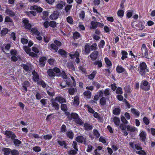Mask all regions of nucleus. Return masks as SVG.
<instances>
[{"label":"nucleus","mask_w":155,"mask_h":155,"mask_svg":"<svg viewBox=\"0 0 155 155\" xmlns=\"http://www.w3.org/2000/svg\"><path fill=\"white\" fill-rule=\"evenodd\" d=\"M91 44L87 43L85 45L84 48L86 54H88L91 51L95 50L96 49L97 44L94 43L91 45Z\"/></svg>","instance_id":"nucleus-1"},{"label":"nucleus","mask_w":155,"mask_h":155,"mask_svg":"<svg viewBox=\"0 0 155 155\" xmlns=\"http://www.w3.org/2000/svg\"><path fill=\"white\" fill-rule=\"evenodd\" d=\"M146 64L143 62L139 65V71L140 74L142 76L144 75L145 73L149 72L148 69L147 68Z\"/></svg>","instance_id":"nucleus-2"},{"label":"nucleus","mask_w":155,"mask_h":155,"mask_svg":"<svg viewBox=\"0 0 155 155\" xmlns=\"http://www.w3.org/2000/svg\"><path fill=\"white\" fill-rule=\"evenodd\" d=\"M64 114L67 116V118L69 120H71L72 119L75 120L79 117L78 114L76 113H72L70 114L69 112H64Z\"/></svg>","instance_id":"nucleus-3"},{"label":"nucleus","mask_w":155,"mask_h":155,"mask_svg":"<svg viewBox=\"0 0 155 155\" xmlns=\"http://www.w3.org/2000/svg\"><path fill=\"white\" fill-rule=\"evenodd\" d=\"M22 23L24 24L23 26L25 29L30 30L32 27L31 25L29 23V21L26 18L22 19Z\"/></svg>","instance_id":"nucleus-4"},{"label":"nucleus","mask_w":155,"mask_h":155,"mask_svg":"<svg viewBox=\"0 0 155 155\" xmlns=\"http://www.w3.org/2000/svg\"><path fill=\"white\" fill-rule=\"evenodd\" d=\"M140 88L145 91H148L150 88L149 83L146 81H143L141 83Z\"/></svg>","instance_id":"nucleus-5"},{"label":"nucleus","mask_w":155,"mask_h":155,"mask_svg":"<svg viewBox=\"0 0 155 155\" xmlns=\"http://www.w3.org/2000/svg\"><path fill=\"white\" fill-rule=\"evenodd\" d=\"M59 13L58 12L55 11L53 12L49 16L50 18L53 20H55L59 17Z\"/></svg>","instance_id":"nucleus-6"},{"label":"nucleus","mask_w":155,"mask_h":155,"mask_svg":"<svg viewBox=\"0 0 155 155\" xmlns=\"http://www.w3.org/2000/svg\"><path fill=\"white\" fill-rule=\"evenodd\" d=\"M47 60V58L45 56L41 57L39 60V66L40 67H44L46 63V61Z\"/></svg>","instance_id":"nucleus-7"},{"label":"nucleus","mask_w":155,"mask_h":155,"mask_svg":"<svg viewBox=\"0 0 155 155\" xmlns=\"http://www.w3.org/2000/svg\"><path fill=\"white\" fill-rule=\"evenodd\" d=\"M56 101L54 99H51V105L53 107L58 110L59 109L60 106Z\"/></svg>","instance_id":"nucleus-8"},{"label":"nucleus","mask_w":155,"mask_h":155,"mask_svg":"<svg viewBox=\"0 0 155 155\" xmlns=\"http://www.w3.org/2000/svg\"><path fill=\"white\" fill-rule=\"evenodd\" d=\"M141 50L142 54L146 58L148 57V51L147 50L146 46L144 44H143L141 47Z\"/></svg>","instance_id":"nucleus-9"},{"label":"nucleus","mask_w":155,"mask_h":155,"mask_svg":"<svg viewBox=\"0 0 155 155\" xmlns=\"http://www.w3.org/2000/svg\"><path fill=\"white\" fill-rule=\"evenodd\" d=\"M54 99L56 101H58L59 103L61 104L66 102V99L61 96H57L55 97Z\"/></svg>","instance_id":"nucleus-10"},{"label":"nucleus","mask_w":155,"mask_h":155,"mask_svg":"<svg viewBox=\"0 0 155 155\" xmlns=\"http://www.w3.org/2000/svg\"><path fill=\"white\" fill-rule=\"evenodd\" d=\"M32 74L33 75V79L34 81L38 82L39 81V77L38 73L35 70H34L32 72Z\"/></svg>","instance_id":"nucleus-11"},{"label":"nucleus","mask_w":155,"mask_h":155,"mask_svg":"<svg viewBox=\"0 0 155 155\" xmlns=\"http://www.w3.org/2000/svg\"><path fill=\"white\" fill-rule=\"evenodd\" d=\"M30 83L28 81H24L22 84V90L25 91V92L27 91V87L30 86Z\"/></svg>","instance_id":"nucleus-12"},{"label":"nucleus","mask_w":155,"mask_h":155,"mask_svg":"<svg viewBox=\"0 0 155 155\" xmlns=\"http://www.w3.org/2000/svg\"><path fill=\"white\" fill-rule=\"evenodd\" d=\"M127 126L123 124H121L120 125V127L121 130L122 132L124 133V135L126 136L128 135V133L126 130Z\"/></svg>","instance_id":"nucleus-13"},{"label":"nucleus","mask_w":155,"mask_h":155,"mask_svg":"<svg viewBox=\"0 0 155 155\" xmlns=\"http://www.w3.org/2000/svg\"><path fill=\"white\" fill-rule=\"evenodd\" d=\"M5 13L11 17H13L15 15L14 12L12 10L8 8H6L5 11Z\"/></svg>","instance_id":"nucleus-14"},{"label":"nucleus","mask_w":155,"mask_h":155,"mask_svg":"<svg viewBox=\"0 0 155 155\" xmlns=\"http://www.w3.org/2000/svg\"><path fill=\"white\" fill-rule=\"evenodd\" d=\"M140 139L143 141H145L146 138V133L144 131L141 130L140 133Z\"/></svg>","instance_id":"nucleus-15"},{"label":"nucleus","mask_w":155,"mask_h":155,"mask_svg":"<svg viewBox=\"0 0 155 155\" xmlns=\"http://www.w3.org/2000/svg\"><path fill=\"white\" fill-rule=\"evenodd\" d=\"M116 70L117 71L118 73H120L124 71H125V74H126L127 75V72L126 71H125V69L121 66L118 65L116 68Z\"/></svg>","instance_id":"nucleus-16"},{"label":"nucleus","mask_w":155,"mask_h":155,"mask_svg":"<svg viewBox=\"0 0 155 155\" xmlns=\"http://www.w3.org/2000/svg\"><path fill=\"white\" fill-rule=\"evenodd\" d=\"M5 46V49L7 51H8L9 50L10 48L11 47V45L10 44H4L3 45V46H2L1 47L2 51L3 52H4L5 54H6V53L5 52V51H4V46Z\"/></svg>","instance_id":"nucleus-17"},{"label":"nucleus","mask_w":155,"mask_h":155,"mask_svg":"<svg viewBox=\"0 0 155 155\" xmlns=\"http://www.w3.org/2000/svg\"><path fill=\"white\" fill-rule=\"evenodd\" d=\"M89 135L91 139H93L94 137L97 138V129H94L93 132L90 133Z\"/></svg>","instance_id":"nucleus-18"},{"label":"nucleus","mask_w":155,"mask_h":155,"mask_svg":"<svg viewBox=\"0 0 155 155\" xmlns=\"http://www.w3.org/2000/svg\"><path fill=\"white\" fill-rule=\"evenodd\" d=\"M84 129L87 131L90 130H92L93 128L91 125L87 123H84Z\"/></svg>","instance_id":"nucleus-19"},{"label":"nucleus","mask_w":155,"mask_h":155,"mask_svg":"<svg viewBox=\"0 0 155 155\" xmlns=\"http://www.w3.org/2000/svg\"><path fill=\"white\" fill-rule=\"evenodd\" d=\"M80 104V99L79 97L76 96L74 97L73 104L74 106H78Z\"/></svg>","instance_id":"nucleus-20"},{"label":"nucleus","mask_w":155,"mask_h":155,"mask_svg":"<svg viewBox=\"0 0 155 155\" xmlns=\"http://www.w3.org/2000/svg\"><path fill=\"white\" fill-rule=\"evenodd\" d=\"M104 93L105 96L109 95L110 94L109 90L108 89H105L104 92L103 91H101L99 92V96L100 97L103 96Z\"/></svg>","instance_id":"nucleus-21"},{"label":"nucleus","mask_w":155,"mask_h":155,"mask_svg":"<svg viewBox=\"0 0 155 155\" xmlns=\"http://www.w3.org/2000/svg\"><path fill=\"white\" fill-rule=\"evenodd\" d=\"M65 5L64 2L61 1L56 5V8L57 9L61 10L63 8V7Z\"/></svg>","instance_id":"nucleus-22"},{"label":"nucleus","mask_w":155,"mask_h":155,"mask_svg":"<svg viewBox=\"0 0 155 155\" xmlns=\"http://www.w3.org/2000/svg\"><path fill=\"white\" fill-rule=\"evenodd\" d=\"M42 14L43 15L42 16V18L43 20L47 21L48 19V12L47 11H43L42 12Z\"/></svg>","instance_id":"nucleus-23"},{"label":"nucleus","mask_w":155,"mask_h":155,"mask_svg":"<svg viewBox=\"0 0 155 155\" xmlns=\"http://www.w3.org/2000/svg\"><path fill=\"white\" fill-rule=\"evenodd\" d=\"M47 74L50 78L54 77L55 76V74L51 69H49L48 70Z\"/></svg>","instance_id":"nucleus-24"},{"label":"nucleus","mask_w":155,"mask_h":155,"mask_svg":"<svg viewBox=\"0 0 155 155\" xmlns=\"http://www.w3.org/2000/svg\"><path fill=\"white\" fill-rule=\"evenodd\" d=\"M121 53L122 55L121 57L122 60H124L127 58L128 53L127 51L124 50H121Z\"/></svg>","instance_id":"nucleus-25"},{"label":"nucleus","mask_w":155,"mask_h":155,"mask_svg":"<svg viewBox=\"0 0 155 155\" xmlns=\"http://www.w3.org/2000/svg\"><path fill=\"white\" fill-rule=\"evenodd\" d=\"M32 9L36 10L38 12H41L42 10L43 9L42 8L38 7L36 5H34L31 7V8Z\"/></svg>","instance_id":"nucleus-26"},{"label":"nucleus","mask_w":155,"mask_h":155,"mask_svg":"<svg viewBox=\"0 0 155 155\" xmlns=\"http://www.w3.org/2000/svg\"><path fill=\"white\" fill-rule=\"evenodd\" d=\"M90 56L92 61H95L97 58V51H94L90 55Z\"/></svg>","instance_id":"nucleus-27"},{"label":"nucleus","mask_w":155,"mask_h":155,"mask_svg":"<svg viewBox=\"0 0 155 155\" xmlns=\"http://www.w3.org/2000/svg\"><path fill=\"white\" fill-rule=\"evenodd\" d=\"M58 52L59 54L62 57H66L67 55L68 52L63 49H60Z\"/></svg>","instance_id":"nucleus-28"},{"label":"nucleus","mask_w":155,"mask_h":155,"mask_svg":"<svg viewBox=\"0 0 155 155\" xmlns=\"http://www.w3.org/2000/svg\"><path fill=\"white\" fill-rule=\"evenodd\" d=\"M126 128L127 131L134 132L137 130V128L132 126L127 125Z\"/></svg>","instance_id":"nucleus-29"},{"label":"nucleus","mask_w":155,"mask_h":155,"mask_svg":"<svg viewBox=\"0 0 155 155\" xmlns=\"http://www.w3.org/2000/svg\"><path fill=\"white\" fill-rule=\"evenodd\" d=\"M74 121L77 124L80 126L83 125L84 123V121L80 119V118L79 117L75 120H74Z\"/></svg>","instance_id":"nucleus-30"},{"label":"nucleus","mask_w":155,"mask_h":155,"mask_svg":"<svg viewBox=\"0 0 155 155\" xmlns=\"http://www.w3.org/2000/svg\"><path fill=\"white\" fill-rule=\"evenodd\" d=\"M30 30L32 32L37 36H39L41 34L40 32L38 31L36 27L31 28Z\"/></svg>","instance_id":"nucleus-31"},{"label":"nucleus","mask_w":155,"mask_h":155,"mask_svg":"<svg viewBox=\"0 0 155 155\" xmlns=\"http://www.w3.org/2000/svg\"><path fill=\"white\" fill-rule=\"evenodd\" d=\"M75 140L78 143H82L84 141V142H86V141L85 140L84 137L82 136L77 137Z\"/></svg>","instance_id":"nucleus-32"},{"label":"nucleus","mask_w":155,"mask_h":155,"mask_svg":"<svg viewBox=\"0 0 155 155\" xmlns=\"http://www.w3.org/2000/svg\"><path fill=\"white\" fill-rule=\"evenodd\" d=\"M66 135L67 137L70 139H72L73 138L74 134L72 131L71 130H70L67 132Z\"/></svg>","instance_id":"nucleus-33"},{"label":"nucleus","mask_w":155,"mask_h":155,"mask_svg":"<svg viewBox=\"0 0 155 155\" xmlns=\"http://www.w3.org/2000/svg\"><path fill=\"white\" fill-rule=\"evenodd\" d=\"M48 48L50 49L54 50L56 52H57L58 49V47L54 43L51 44L50 47Z\"/></svg>","instance_id":"nucleus-34"},{"label":"nucleus","mask_w":155,"mask_h":155,"mask_svg":"<svg viewBox=\"0 0 155 155\" xmlns=\"http://www.w3.org/2000/svg\"><path fill=\"white\" fill-rule=\"evenodd\" d=\"M83 95L87 98H90L91 97V93L89 91H86L84 92Z\"/></svg>","instance_id":"nucleus-35"},{"label":"nucleus","mask_w":155,"mask_h":155,"mask_svg":"<svg viewBox=\"0 0 155 155\" xmlns=\"http://www.w3.org/2000/svg\"><path fill=\"white\" fill-rule=\"evenodd\" d=\"M96 73V71H93L91 74L87 75L88 78L90 80L93 79L94 78Z\"/></svg>","instance_id":"nucleus-36"},{"label":"nucleus","mask_w":155,"mask_h":155,"mask_svg":"<svg viewBox=\"0 0 155 155\" xmlns=\"http://www.w3.org/2000/svg\"><path fill=\"white\" fill-rule=\"evenodd\" d=\"M113 122L116 126H118L120 125V121L119 118L117 117H114Z\"/></svg>","instance_id":"nucleus-37"},{"label":"nucleus","mask_w":155,"mask_h":155,"mask_svg":"<svg viewBox=\"0 0 155 155\" xmlns=\"http://www.w3.org/2000/svg\"><path fill=\"white\" fill-rule=\"evenodd\" d=\"M4 155H9L11 152V150L8 148H4L2 149Z\"/></svg>","instance_id":"nucleus-38"},{"label":"nucleus","mask_w":155,"mask_h":155,"mask_svg":"<svg viewBox=\"0 0 155 155\" xmlns=\"http://www.w3.org/2000/svg\"><path fill=\"white\" fill-rule=\"evenodd\" d=\"M13 132L10 130H6L4 134V135L7 136L8 138H10Z\"/></svg>","instance_id":"nucleus-39"},{"label":"nucleus","mask_w":155,"mask_h":155,"mask_svg":"<svg viewBox=\"0 0 155 155\" xmlns=\"http://www.w3.org/2000/svg\"><path fill=\"white\" fill-rule=\"evenodd\" d=\"M38 45L36 44H35L32 48V51L36 53H38L39 52V50L38 48Z\"/></svg>","instance_id":"nucleus-40"},{"label":"nucleus","mask_w":155,"mask_h":155,"mask_svg":"<svg viewBox=\"0 0 155 155\" xmlns=\"http://www.w3.org/2000/svg\"><path fill=\"white\" fill-rule=\"evenodd\" d=\"M61 109L65 112H68V108L66 104H62L61 105Z\"/></svg>","instance_id":"nucleus-41"},{"label":"nucleus","mask_w":155,"mask_h":155,"mask_svg":"<svg viewBox=\"0 0 155 155\" xmlns=\"http://www.w3.org/2000/svg\"><path fill=\"white\" fill-rule=\"evenodd\" d=\"M80 37H81V35L78 32L75 31L73 33V38L74 39H77L79 38Z\"/></svg>","instance_id":"nucleus-42"},{"label":"nucleus","mask_w":155,"mask_h":155,"mask_svg":"<svg viewBox=\"0 0 155 155\" xmlns=\"http://www.w3.org/2000/svg\"><path fill=\"white\" fill-rule=\"evenodd\" d=\"M21 143V142L20 140L17 139H14L13 141L14 144L16 147L19 146V145Z\"/></svg>","instance_id":"nucleus-43"},{"label":"nucleus","mask_w":155,"mask_h":155,"mask_svg":"<svg viewBox=\"0 0 155 155\" xmlns=\"http://www.w3.org/2000/svg\"><path fill=\"white\" fill-rule=\"evenodd\" d=\"M91 25L90 27L91 29H96L97 27V22H94L93 21H92L91 22Z\"/></svg>","instance_id":"nucleus-44"},{"label":"nucleus","mask_w":155,"mask_h":155,"mask_svg":"<svg viewBox=\"0 0 155 155\" xmlns=\"http://www.w3.org/2000/svg\"><path fill=\"white\" fill-rule=\"evenodd\" d=\"M61 146H64V147L66 149L67 148V144L65 141H60L58 140L57 142Z\"/></svg>","instance_id":"nucleus-45"},{"label":"nucleus","mask_w":155,"mask_h":155,"mask_svg":"<svg viewBox=\"0 0 155 155\" xmlns=\"http://www.w3.org/2000/svg\"><path fill=\"white\" fill-rule=\"evenodd\" d=\"M27 14L28 16H35L37 14L35 11H31L29 12H27Z\"/></svg>","instance_id":"nucleus-46"},{"label":"nucleus","mask_w":155,"mask_h":155,"mask_svg":"<svg viewBox=\"0 0 155 155\" xmlns=\"http://www.w3.org/2000/svg\"><path fill=\"white\" fill-rule=\"evenodd\" d=\"M38 84L39 85H41L43 88H45L46 86V84L43 80L38 81Z\"/></svg>","instance_id":"nucleus-47"},{"label":"nucleus","mask_w":155,"mask_h":155,"mask_svg":"<svg viewBox=\"0 0 155 155\" xmlns=\"http://www.w3.org/2000/svg\"><path fill=\"white\" fill-rule=\"evenodd\" d=\"M104 61L106 64L109 67L111 66L112 63L110 60L107 58H104Z\"/></svg>","instance_id":"nucleus-48"},{"label":"nucleus","mask_w":155,"mask_h":155,"mask_svg":"<svg viewBox=\"0 0 155 155\" xmlns=\"http://www.w3.org/2000/svg\"><path fill=\"white\" fill-rule=\"evenodd\" d=\"M131 112L133 114L137 117L139 116L140 115L139 112L135 109L133 108L131 109Z\"/></svg>","instance_id":"nucleus-49"},{"label":"nucleus","mask_w":155,"mask_h":155,"mask_svg":"<svg viewBox=\"0 0 155 155\" xmlns=\"http://www.w3.org/2000/svg\"><path fill=\"white\" fill-rule=\"evenodd\" d=\"M75 54H77V55H78L80 56V54L78 51H76L75 53L73 54H72L71 53H69V55L71 58V59H72L74 58H76L77 55Z\"/></svg>","instance_id":"nucleus-50"},{"label":"nucleus","mask_w":155,"mask_h":155,"mask_svg":"<svg viewBox=\"0 0 155 155\" xmlns=\"http://www.w3.org/2000/svg\"><path fill=\"white\" fill-rule=\"evenodd\" d=\"M8 32V29L7 28H4L2 30L1 34L2 35H5Z\"/></svg>","instance_id":"nucleus-51"},{"label":"nucleus","mask_w":155,"mask_h":155,"mask_svg":"<svg viewBox=\"0 0 155 155\" xmlns=\"http://www.w3.org/2000/svg\"><path fill=\"white\" fill-rule=\"evenodd\" d=\"M23 49L28 54L31 51L30 48H29L28 46H24Z\"/></svg>","instance_id":"nucleus-52"},{"label":"nucleus","mask_w":155,"mask_h":155,"mask_svg":"<svg viewBox=\"0 0 155 155\" xmlns=\"http://www.w3.org/2000/svg\"><path fill=\"white\" fill-rule=\"evenodd\" d=\"M105 45V41L104 40H101L99 42L98 44L99 48H103Z\"/></svg>","instance_id":"nucleus-53"},{"label":"nucleus","mask_w":155,"mask_h":155,"mask_svg":"<svg viewBox=\"0 0 155 155\" xmlns=\"http://www.w3.org/2000/svg\"><path fill=\"white\" fill-rule=\"evenodd\" d=\"M67 22L70 24H73V20L71 16H69L67 17L66 18Z\"/></svg>","instance_id":"nucleus-54"},{"label":"nucleus","mask_w":155,"mask_h":155,"mask_svg":"<svg viewBox=\"0 0 155 155\" xmlns=\"http://www.w3.org/2000/svg\"><path fill=\"white\" fill-rule=\"evenodd\" d=\"M57 26V23L54 21H50L49 22V26L53 28Z\"/></svg>","instance_id":"nucleus-55"},{"label":"nucleus","mask_w":155,"mask_h":155,"mask_svg":"<svg viewBox=\"0 0 155 155\" xmlns=\"http://www.w3.org/2000/svg\"><path fill=\"white\" fill-rule=\"evenodd\" d=\"M10 52L12 56H16L18 53L17 50L13 49L11 50Z\"/></svg>","instance_id":"nucleus-56"},{"label":"nucleus","mask_w":155,"mask_h":155,"mask_svg":"<svg viewBox=\"0 0 155 155\" xmlns=\"http://www.w3.org/2000/svg\"><path fill=\"white\" fill-rule=\"evenodd\" d=\"M21 67H23L24 69L26 71H28L29 70V67L26 64H21Z\"/></svg>","instance_id":"nucleus-57"},{"label":"nucleus","mask_w":155,"mask_h":155,"mask_svg":"<svg viewBox=\"0 0 155 155\" xmlns=\"http://www.w3.org/2000/svg\"><path fill=\"white\" fill-rule=\"evenodd\" d=\"M120 112V109L118 108H115L113 111V114L116 115L119 114Z\"/></svg>","instance_id":"nucleus-58"},{"label":"nucleus","mask_w":155,"mask_h":155,"mask_svg":"<svg viewBox=\"0 0 155 155\" xmlns=\"http://www.w3.org/2000/svg\"><path fill=\"white\" fill-rule=\"evenodd\" d=\"M78 151L75 150H71L68 151V153L69 155H75L77 153Z\"/></svg>","instance_id":"nucleus-59"},{"label":"nucleus","mask_w":155,"mask_h":155,"mask_svg":"<svg viewBox=\"0 0 155 155\" xmlns=\"http://www.w3.org/2000/svg\"><path fill=\"white\" fill-rule=\"evenodd\" d=\"M55 60L54 59L50 58L48 60V63L50 65L54 64Z\"/></svg>","instance_id":"nucleus-60"},{"label":"nucleus","mask_w":155,"mask_h":155,"mask_svg":"<svg viewBox=\"0 0 155 155\" xmlns=\"http://www.w3.org/2000/svg\"><path fill=\"white\" fill-rule=\"evenodd\" d=\"M72 5H67L66 6L65 8V10L66 12H68L71 8L72 7Z\"/></svg>","instance_id":"nucleus-61"},{"label":"nucleus","mask_w":155,"mask_h":155,"mask_svg":"<svg viewBox=\"0 0 155 155\" xmlns=\"http://www.w3.org/2000/svg\"><path fill=\"white\" fill-rule=\"evenodd\" d=\"M4 22H13V20L9 16H6L5 18Z\"/></svg>","instance_id":"nucleus-62"},{"label":"nucleus","mask_w":155,"mask_h":155,"mask_svg":"<svg viewBox=\"0 0 155 155\" xmlns=\"http://www.w3.org/2000/svg\"><path fill=\"white\" fill-rule=\"evenodd\" d=\"M100 103L101 105H104L106 104V98L104 97H102L100 100Z\"/></svg>","instance_id":"nucleus-63"},{"label":"nucleus","mask_w":155,"mask_h":155,"mask_svg":"<svg viewBox=\"0 0 155 155\" xmlns=\"http://www.w3.org/2000/svg\"><path fill=\"white\" fill-rule=\"evenodd\" d=\"M12 155H19V152L18 151L15 149L12 150L11 151Z\"/></svg>","instance_id":"nucleus-64"}]
</instances>
